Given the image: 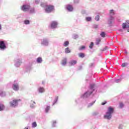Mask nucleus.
Segmentation results:
<instances>
[{"mask_svg": "<svg viewBox=\"0 0 129 129\" xmlns=\"http://www.w3.org/2000/svg\"><path fill=\"white\" fill-rule=\"evenodd\" d=\"M114 112V108L111 106H109L107 108V110L105 113V114L103 116L104 119H108V120H110V119H111V117H112V114Z\"/></svg>", "mask_w": 129, "mask_h": 129, "instance_id": "2", "label": "nucleus"}, {"mask_svg": "<svg viewBox=\"0 0 129 129\" xmlns=\"http://www.w3.org/2000/svg\"><path fill=\"white\" fill-rule=\"evenodd\" d=\"M96 100H95L92 102L89 103L87 106V108H89V107H91V106H92V105H93V104H94V103H95V102H96Z\"/></svg>", "mask_w": 129, "mask_h": 129, "instance_id": "30", "label": "nucleus"}, {"mask_svg": "<svg viewBox=\"0 0 129 129\" xmlns=\"http://www.w3.org/2000/svg\"><path fill=\"white\" fill-rule=\"evenodd\" d=\"M94 46V43L93 42H91L89 45L90 49H93V47Z\"/></svg>", "mask_w": 129, "mask_h": 129, "instance_id": "38", "label": "nucleus"}, {"mask_svg": "<svg viewBox=\"0 0 129 129\" xmlns=\"http://www.w3.org/2000/svg\"><path fill=\"white\" fill-rule=\"evenodd\" d=\"M8 48V42L3 39L0 40V50L4 51Z\"/></svg>", "mask_w": 129, "mask_h": 129, "instance_id": "5", "label": "nucleus"}, {"mask_svg": "<svg viewBox=\"0 0 129 129\" xmlns=\"http://www.w3.org/2000/svg\"><path fill=\"white\" fill-rule=\"evenodd\" d=\"M57 124V121L56 120H52L51 121L52 127H56Z\"/></svg>", "mask_w": 129, "mask_h": 129, "instance_id": "26", "label": "nucleus"}, {"mask_svg": "<svg viewBox=\"0 0 129 129\" xmlns=\"http://www.w3.org/2000/svg\"><path fill=\"white\" fill-rule=\"evenodd\" d=\"M21 101V99H14L9 102L10 107L16 108L19 105V102Z\"/></svg>", "mask_w": 129, "mask_h": 129, "instance_id": "6", "label": "nucleus"}, {"mask_svg": "<svg viewBox=\"0 0 129 129\" xmlns=\"http://www.w3.org/2000/svg\"><path fill=\"white\" fill-rule=\"evenodd\" d=\"M12 89L14 91H18L19 89H20V86H19V84L15 83L12 85Z\"/></svg>", "mask_w": 129, "mask_h": 129, "instance_id": "14", "label": "nucleus"}, {"mask_svg": "<svg viewBox=\"0 0 129 129\" xmlns=\"http://www.w3.org/2000/svg\"><path fill=\"white\" fill-rule=\"evenodd\" d=\"M32 127L33 128L35 127H37V122L34 121L32 123Z\"/></svg>", "mask_w": 129, "mask_h": 129, "instance_id": "37", "label": "nucleus"}, {"mask_svg": "<svg viewBox=\"0 0 129 129\" xmlns=\"http://www.w3.org/2000/svg\"><path fill=\"white\" fill-rule=\"evenodd\" d=\"M55 10V6L52 5H48L45 9L44 10L45 13L46 14H51L52 12H54Z\"/></svg>", "mask_w": 129, "mask_h": 129, "instance_id": "4", "label": "nucleus"}, {"mask_svg": "<svg viewBox=\"0 0 129 129\" xmlns=\"http://www.w3.org/2000/svg\"><path fill=\"white\" fill-rule=\"evenodd\" d=\"M14 65L15 67L19 68L21 66V63H22V59H16L14 60Z\"/></svg>", "mask_w": 129, "mask_h": 129, "instance_id": "12", "label": "nucleus"}, {"mask_svg": "<svg viewBox=\"0 0 129 129\" xmlns=\"http://www.w3.org/2000/svg\"><path fill=\"white\" fill-rule=\"evenodd\" d=\"M2 24H0V31L2 30Z\"/></svg>", "mask_w": 129, "mask_h": 129, "instance_id": "58", "label": "nucleus"}, {"mask_svg": "<svg viewBox=\"0 0 129 129\" xmlns=\"http://www.w3.org/2000/svg\"><path fill=\"white\" fill-rule=\"evenodd\" d=\"M119 107L120 108H123V107H124V104H123L122 102H120L119 103Z\"/></svg>", "mask_w": 129, "mask_h": 129, "instance_id": "45", "label": "nucleus"}, {"mask_svg": "<svg viewBox=\"0 0 129 129\" xmlns=\"http://www.w3.org/2000/svg\"><path fill=\"white\" fill-rule=\"evenodd\" d=\"M46 107L44 108V112L45 113H49V111H50V109H51V106L50 105H46Z\"/></svg>", "mask_w": 129, "mask_h": 129, "instance_id": "17", "label": "nucleus"}, {"mask_svg": "<svg viewBox=\"0 0 129 129\" xmlns=\"http://www.w3.org/2000/svg\"><path fill=\"white\" fill-rule=\"evenodd\" d=\"M128 63L127 62H124V63H122V64H121V67H126V66H128Z\"/></svg>", "mask_w": 129, "mask_h": 129, "instance_id": "41", "label": "nucleus"}, {"mask_svg": "<svg viewBox=\"0 0 129 129\" xmlns=\"http://www.w3.org/2000/svg\"><path fill=\"white\" fill-rule=\"evenodd\" d=\"M23 23L24 25H30V24H31V21L29 20L25 19L23 21Z\"/></svg>", "mask_w": 129, "mask_h": 129, "instance_id": "28", "label": "nucleus"}, {"mask_svg": "<svg viewBox=\"0 0 129 129\" xmlns=\"http://www.w3.org/2000/svg\"><path fill=\"white\" fill-rule=\"evenodd\" d=\"M40 7H41V8H43V9H44V10H45V9L47 8L48 5L44 3H41L40 4Z\"/></svg>", "mask_w": 129, "mask_h": 129, "instance_id": "21", "label": "nucleus"}, {"mask_svg": "<svg viewBox=\"0 0 129 129\" xmlns=\"http://www.w3.org/2000/svg\"><path fill=\"white\" fill-rule=\"evenodd\" d=\"M40 2H41L40 0H35L33 3L35 5H39V4H40Z\"/></svg>", "mask_w": 129, "mask_h": 129, "instance_id": "42", "label": "nucleus"}, {"mask_svg": "<svg viewBox=\"0 0 129 129\" xmlns=\"http://www.w3.org/2000/svg\"><path fill=\"white\" fill-rule=\"evenodd\" d=\"M86 47L84 45H82L80 48L79 50H84Z\"/></svg>", "mask_w": 129, "mask_h": 129, "instance_id": "48", "label": "nucleus"}, {"mask_svg": "<svg viewBox=\"0 0 129 129\" xmlns=\"http://www.w3.org/2000/svg\"><path fill=\"white\" fill-rule=\"evenodd\" d=\"M122 29L123 30H127V32L129 33V20H126L125 23H122Z\"/></svg>", "mask_w": 129, "mask_h": 129, "instance_id": "9", "label": "nucleus"}, {"mask_svg": "<svg viewBox=\"0 0 129 129\" xmlns=\"http://www.w3.org/2000/svg\"><path fill=\"white\" fill-rule=\"evenodd\" d=\"M66 10H67L68 12L71 13L72 12H73V11H74V7H73V6H72V5L68 4L66 6Z\"/></svg>", "mask_w": 129, "mask_h": 129, "instance_id": "11", "label": "nucleus"}, {"mask_svg": "<svg viewBox=\"0 0 129 129\" xmlns=\"http://www.w3.org/2000/svg\"><path fill=\"white\" fill-rule=\"evenodd\" d=\"M94 65V63H92L91 64H89V68H92V67H93V66Z\"/></svg>", "mask_w": 129, "mask_h": 129, "instance_id": "52", "label": "nucleus"}, {"mask_svg": "<svg viewBox=\"0 0 129 129\" xmlns=\"http://www.w3.org/2000/svg\"><path fill=\"white\" fill-rule=\"evenodd\" d=\"M41 45L44 47H48L49 46V39L47 38H43L41 40Z\"/></svg>", "mask_w": 129, "mask_h": 129, "instance_id": "10", "label": "nucleus"}, {"mask_svg": "<svg viewBox=\"0 0 129 129\" xmlns=\"http://www.w3.org/2000/svg\"><path fill=\"white\" fill-rule=\"evenodd\" d=\"M95 91V84H91L90 85V90L85 92L87 93L86 95L89 97L93 92Z\"/></svg>", "mask_w": 129, "mask_h": 129, "instance_id": "3", "label": "nucleus"}, {"mask_svg": "<svg viewBox=\"0 0 129 129\" xmlns=\"http://www.w3.org/2000/svg\"><path fill=\"white\" fill-rule=\"evenodd\" d=\"M101 40L100 39H96V45H98L99 43H100V41Z\"/></svg>", "mask_w": 129, "mask_h": 129, "instance_id": "44", "label": "nucleus"}, {"mask_svg": "<svg viewBox=\"0 0 129 129\" xmlns=\"http://www.w3.org/2000/svg\"><path fill=\"white\" fill-rule=\"evenodd\" d=\"M64 53H66V54H69V53H71V50L69 49V47H67L66 48H65Z\"/></svg>", "mask_w": 129, "mask_h": 129, "instance_id": "31", "label": "nucleus"}, {"mask_svg": "<svg viewBox=\"0 0 129 129\" xmlns=\"http://www.w3.org/2000/svg\"><path fill=\"white\" fill-rule=\"evenodd\" d=\"M95 20L96 22H99V20H100V16L97 15L95 17Z\"/></svg>", "mask_w": 129, "mask_h": 129, "instance_id": "36", "label": "nucleus"}, {"mask_svg": "<svg viewBox=\"0 0 129 129\" xmlns=\"http://www.w3.org/2000/svg\"><path fill=\"white\" fill-rule=\"evenodd\" d=\"M86 22H91L92 21V17H86L85 18Z\"/></svg>", "mask_w": 129, "mask_h": 129, "instance_id": "32", "label": "nucleus"}, {"mask_svg": "<svg viewBox=\"0 0 129 129\" xmlns=\"http://www.w3.org/2000/svg\"><path fill=\"white\" fill-rule=\"evenodd\" d=\"M22 18V16L21 15H18L17 17H16V19L17 20H20V19Z\"/></svg>", "mask_w": 129, "mask_h": 129, "instance_id": "50", "label": "nucleus"}, {"mask_svg": "<svg viewBox=\"0 0 129 129\" xmlns=\"http://www.w3.org/2000/svg\"><path fill=\"white\" fill-rule=\"evenodd\" d=\"M119 129H122V124H120L118 126Z\"/></svg>", "mask_w": 129, "mask_h": 129, "instance_id": "53", "label": "nucleus"}, {"mask_svg": "<svg viewBox=\"0 0 129 129\" xmlns=\"http://www.w3.org/2000/svg\"><path fill=\"white\" fill-rule=\"evenodd\" d=\"M24 129H30V126H27L24 128Z\"/></svg>", "mask_w": 129, "mask_h": 129, "instance_id": "56", "label": "nucleus"}, {"mask_svg": "<svg viewBox=\"0 0 129 129\" xmlns=\"http://www.w3.org/2000/svg\"><path fill=\"white\" fill-rule=\"evenodd\" d=\"M7 95V93L6 92L3 91V90H0V96L1 97H5Z\"/></svg>", "mask_w": 129, "mask_h": 129, "instance_id": "23", "label": "nucleus"}, {"mask_svg": "<svg viewBox=\"0 0 129 129\" xmlns=\"http://www.w3.org/2000/svg\"><path fill=\"white\" fill-rule=\"evenodd\" d=\"M125 54H127V51L125 50Z\"/></svg>", "mask_w": 129, "mask_h": 129, "instance_id": "59", "label": "nucleus"}, {"mask_svg": "<svg viewBox=\"0 0 129 129\" xmlns=\"http://www.w3.org/2000/svg\"><path fill=\"white\" fill-rule=\"evenodd\" d=\"M86 11L85 10H84L82 11V14H86Z\"/></svg>", "mask_w": 129, "mask_h": 129, "instance_id": "57", "label": "nucleus"}, {"mask_svg": "<svg viewBox=\"0 0 129 129\" xmlns=\"http://www.w3.org/2000/svg\"><path fill=\"white\" fill-rule=\"evenodd\" d=\"M5 109V105L0 103V111H3Z\"/></svg>", "mask_w": 129, "mask_h": 129, "instance_id": "35", "label": "nucleus"}, {"mask_svg": "<svg viewBox=\"0 0 129 129\" xmlns=\"http://www.w3.org/2000/svg\"><path fill=\"white\" fill-rule=\"evenodd\" d=\"M114 15H115V11L113 9L110 10L109 11V16L113 17L112 16H114Z\"/></svg>", "mask_w": 129, "mask_h": 129, "instance_id": "27", "label": "nucleus"}, {"mask_svg": "<svg viewBox=\"0 0 129 129\" xmlns=\"http://www.w3.org/2000/svg\"><path fill=\"white\" fill-rule=\"evenodd\" d=\"M115 20L114 17L112 16H109V18L107 19V24L109 27H112V23L114 22Z\"/></svg>", "mask_w": 129, "mask_h": 129, "instance_id": "8", "label": "nucleus"}, {"mask_svg": "<svg viewBox=\"0 0 129 129\" xmlns=\"http://www.w3.org/2000/svg\"><path fill=\"white\" fill-rule=\"evenodd\" d=\"M80 3V0H74V4L75 5H78Z\"/></svg>", "mask_w": 129, "mask_h": 129, "instance_id": "43", "label": "nucleus"}, {"mask_svg": "<svg viewBox=\"0 0 129 129\" xmlns=\"http://www.w3.org/2000/svg\"><path fill=\"white\" fill-rule=\"evenodd\" d=\"M30 8H31V5L29 4H23L21 6L20 10L24 12H29Z\"/></svg>", "mask_w": 129, "mask_h": 129, "instance_id": "7", "label": "nucleus"}, {"mask_svg": "<svg viewBox=\"0 0 129 129\" xmlns=\"http://www.w3.org/2000/svg\"><path fill=\"white\" fill-rule=\"evenodd\" d=\"M107 49V46H105L104 48H103L102 49V51L103 52V51H105Z\"/></svg>", "mask_w": 129, "mask_h": 129, "instance_id": "54", "label": "nucleus"}, {"mask_svg": "<svg viewBox=\"0 0 129 129\" xmlns=\"http://www.w3.org/2000/svg\"><path fill=\"white\" fill-rule=\"evenodd\" d=\"M61 64L62 66H65L67 64V58H64L61 60Z\"/></svg>", "mask_w": 129, "mask_h": 129, "instance_id": "22", "label": "nucleus"}, {"mask_svg": "<svg viewBox=\"0 0 129 129\" xmlns=\"http://www.w3.org/2000/svg\"><path fill=\"white\" fill-rule=\"evenodd\" d=\"M93 28L94 29H97V28H98V25L95 24L93 25Z\"/></svg>", "mask_w": 129, "mask_h": 129, "instance_id": "51", "label": "nucleus"}, {"mask_svg": "<svg viewBox=\"0 0 129 129\" xmlns=\"http://www.w3.org/2000/svg\"><path fill=\"white\" fill-rule=\"evenodd\" d=\"M14 83H16V81H14Z\"/></svg>", "mask_w": 129, "mask_h": 129, "instance_id": "61", "label": "nucleus"}, {"mask_svg": "<svg viewBox=\"0 0 129 129\" xmlns=\"http://www.w3.org/2000/svg\"><path fill=\"white\" fill-rule=\"evenodd\" d=\"M83 69V67L82 66H80L78 67V68L77 69V71H80L82 70Z\"/></svg>", "mask_w": 129, "mask_h": 129, "instance_id": "47", "label": "nucleus"}, {"mask_svg": "<svg viewBox=\"0 0 129 129\" xmlns=\"http://www.w3.org/2000/svg\"><path fill=\"white\" fill-rule=\"evenodd\" d=\"M69 64L70 66H74V65L77 64V61L74 59L71 60L69 62Z\"/></svg>", "mask_w": 129, "mask_h": 129, "instance_id": "16", "label": "nucleus"}, {"mask_svg": "<svg viewBox=\"0 0 129 129\" xmlns=\"http://www.w3.org/2000/svg\"><path fill=\"white\" fill-rule=\"evenodd\" d=\"M45 83L44 82H42V84H44Z\"/></svg>", "mask_w": 129, "mask_h": 129, "instance_id": "60", "label": "nucleus"}, {"mask_svg": "<svg viewBox=\"0 0 129 129\" xmlns=\"http://www.w3.org/2000/svg\"><path fill=\"white\" fill-rule=\"evenodd\" d=\"M100 36L102 38H105V36H106V33L105 32L102 31L100 33Z\"/></svg>", "mask_w": 129, "mask_h": 129, "instance_id": "33", "label": "nucleus"}, {"mask_svg": "<svg viewBox=\"0 0 129 129\" xmlns=\"http://www.w3.org/2000/svg\"><path fill=\"white\" fill-rule=\"evenodd\" d=\"M118 31L119 32H120L121 33H122L123 32V30L122 29H119Z\"/></svg>", "mask_w": 129, "mask_h": 129, "instance_id": "55", "label": "nucleus"}, {"mask_svg": "<svg viewBox=\"0 0 129 129\" xmlns=\"http://www.w3.org/2000/svg\"><path fill=\"white\" fill-rule=\"evenodd\" d=\"M122 78H120L119 79H116L114 80V82H115V83H119V82H120V81H121Z\"/></svg>", "mask_w": 129, "mask_h": 129, "instance_id": "39", "label": "nucleus"}, {"mask_svg": "<svg viewBox=\"0 0 129 129\" xmlns=\"http://www.w3.org/2000/svg\"><path fill=\"white\" fill-rule=\"evenodd\" d=\"M57 27H58V22L53 21L50 23V27L51 29H56Z\"/></svg>", "mask_w": 129, "mask_h": 129, "instance_id": "13", "label": "nucleus"}, {"mask_svg": "<svg viewBox=\"0 0 129 129\" xmlns=\"http://www.w3.org/2000/svg\"><path fill=\"white\" fill-rule=\"evenodd\" d=\"M99 113L98 112H94L92 113L93 116H96V115H98Z\"/></svg>", "mask_w": 129, "mask_h": 129, "instance_id": "46", "label": "nucleus"}, {"mask_svg": "<svg viewBox=\"0 0 129 129\" xmlns=\"http://www.w3.org/2000/svg\"><path fill=\"white\" fill-rule=\"evenodd\" d=\"M38 91L39 93H43V92H45V89L43 87H39L38 88Z\"/></svg>", "mask_w": 129, "mask_h": 129, "instance_id": "18", "label": "nucleus"}, {"mask_svg": "<svg viewBox=\"0 0 129 129\" xmlns=\"http://www.w3.org/2000/svg\"><path fill=\"white\" fill-rule=\"evenodd\" d=\"M63 47H68L69 46V41L66 40L64 41L63 44Z\"/></svg>", "mask_w": 129, "mask_h": 129, "instance_id": "29", "label": "nucleus"}, {"mask_svg": "<svg viewBox=\"0 0 129 129\" xmlns=\"http://www.w3.org/2000/svg\"><path fill=\"white\" fill-rule=\"evenodd\" d=\"M79 57L80 58H84V57H85V54L82 52H80L79 53Z\"/></svg>", "mask_w": 129, "mask_h": 129, "instance_id": "34", "label": "nucleus"}, {"mask_svg": "<svg viewBox=\"0 0 129 129\" xmlns=\"http://www.w3.org/2000/svg\"><path fill=\"white\" fill-rule=\"evenodd\" d=\"M29 14H36V9L34 7L31 8L30 7L29 10H28Z\"/></svg>", "mask_w": 129, "mask_h": 129, "instance_id": "15", "label": "nucleus"}, {"mask_svg": "<svg viewBox=\"0 0 129 129\" xmlns=\"http://www.w3.org/2000/svg\"><path fill=\"white\" fill-rule=\"evenodd\" d=\"M107 103V101H104L103 102L101 103V105H105Z\"/></svg>", "mask_w": 129, "mask_h": 129, "instance_id": "49", "label": "nucleus"}, {"mask_svg": "<svg viewBox=\"0 0 129 129\" xmlns=\"http://www.w3.org/2000/svg\"><path fill=\"white\" fill-rule=\"evenodd\" d=\"M89 98V97L87 95V93L81 95L80 97L77 98L75 99V102L76 104H81V103H85L87 102V99Z\"/></svg>", "mask_w": 129, "mask_h": 129, "instance_id": "1", "label": "nucleus"}, {"mask_svg": "<svg viewBox=\"0 0 129 129\" xmlns=\"http://www.w3.org/2000/svg\"><path fill=\"white\" fill-rule=\"evenodd\" d=\"M59 99V97H58V96H56L55 97V99L52 103V106L53 105H55V104H56V103H57V102H58V100Z\"/></svg>", "mask_w": 129, "mask_h": 129, "instance_id": "25", "label": "nucleus"}, {"mask_svg": "<svg viewBox=\"0 0 129 129\" xmlns=\"http://www.w3.org/2000/svg\"><path fill=\"white\" fill-rule=\"evenodd\" d=\"M79 38V36H78V34H74L73 36V39H74V40H76V39H78Z\"/></svg>", "mask_w": 129, "mask_h": 129, "instance_id": "40", "label": "nucleus"}, {"mask_svg": "<svg viewBox=\"0 0 129 129\" xmlns=\"http://www.w3.org/2000/svg\"><path fill=\"white\" fill-rule=\"evenodd\" d=\"M34 104H36L35 101H30V107H31V108H35L36 107V106H35Z\"/></svg>", "mask_w": 129, "mask_h": 129, "instance_id": "20", "label": "nucleus"}, {"mask_svg": "<svg viewBox=\"0 0 129 129\" xmlns=\"http://www.w3.org/2000/svg\"><path fill=\"white\" fill-rule=\"evenodd\" d=\"M43 62V59L41 57H38L36 59V63L38 64H41Z\"/></svg>", "mask_w": 129, "mask_h": 129, "instance_id": "19", "label": "nucleus"}, {"mask_svg": "<svg viewBox=\"0 0 129 129\" xmlns=\"http://www.w3.org/2000/svg\"><path fill=\"white\" fill-rule=\"evenodd\" d=\"M27 72H29L31 69H32V64H29L26 67Z\"/></svg>", "mask_w": 129, "mask_h": 129, "instance_id": "24", "label": "nucleus"}]
</instances>
